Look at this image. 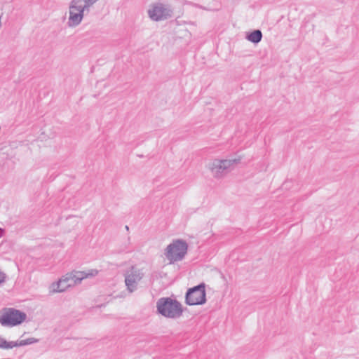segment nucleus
<instances>
[{
	"label": "nucleus",
	"mask_w": 359,
	"mask_h": 359,
	"mask_svg": "<svg viewBox=\"0 0 359 359\" xmlns=\"http://www.w3.org/2000/svg\"><path fill=\"white\" fill-rule=\"evenodd\" d=\"M98 271L90 269L88 271H72L62 276L58 281L50 284L48 287L50 294L60 293L68 288L79 284L82 280L97 276Z\"/></svg>",
	"instance_id": "nucleus-1"
},
{
	"label": "nucleus",
	"mask_w": 359,
	"mask_h": 359,
	"mask_svg": "<svg viewBox=\"0 0 359 359\" xmlns=\"http://www.w3.org/2000/svg\"><path fill=\"white\" fill-rule=\"evenodd\" d=\"M99 0H71L69 4L67 25L76 27L83 21L84 16L89 13L90 8Z\"/></svg>",
	"instance_id": "nucleus-2"
},
{
	"label": "nucleus",
	"mask_w": 359,
	"mask_h": 359,
	"mask_svg": "<svg viewBox=\"0 0 359 359\" xmlns=\"http://www.w3.org/2000/svg\"><path fill=\"white\" fill-rule=\"evenodd\" d=\"M157 313L162 316L176 319L183 313L182 306L180 302L170 297H161L156 302Z\"/></svg>",
	"instance_id": "nucleus-3"
},
{
	"label": "nucleus",
	"mask_w": 359,
	"mask_h": 359,
	"mask_svg": "<svg viewBox=\"0 0 359 359\" xmlns=\"http://www.w3.org/2000/svg\"><path fill=\"white\" fill-rule=\"evenodd\" d=\"M239 158L233 159H214L210 162L208 168L211 172L212 177L215 179L224 178L234 166L240 162Z\"/></svg>",
	"instance_id": "nucleus-4"
},
{
	"label": "nucleus",
	"mask_w": 359,
	"mask_h": 359,
	"mask_svg": "<svg viewBox=\"0 0 359 359\" xmlns=\"http://www.w3.org/2000/svg\"><path fill=\"white\" fill-rule=\"evenodd\" d=\"M188 245L183 240H175L167 246L164 255L170 263L181 261L187 252Z\"/></svg>",
	"instance_id": "nucleus-5"
},
{
	"label": "nucleus",
	"mask_w": 359,
	"mask_h": 359,
	"mask_svg": "<svg viewBox=\"0 0 359 359\" xmlns=\"http://www.w3.org/2000/svg\"><path fill=\"white\" fill-rule=\"evenodd\" d=\"M27 314L13 308L4 309L0 313V323L3 326L13 327L23 323Z\"/></svg>",
	"instance_id": "nucleus-6"
},
{
	"label": "nucleus",
	"mask_w": 359,
	"mask_h": 359,
	"mask_svg": "<svg viewBox=\"0 0 359 359\" xmlns=\"http://www.w3.org/2000/svg\"><path fill=\"white\" fill-rule=\"evenodd\" d=\"M185 302L190 306L202 305L206 302L205 284L201 283L187 290Z\"/></svg>",
	"instance_id": "nucleus-7"
},
{
	"label": "nucleus",
	"mask_w": 359,
	"mask_h": 359,
	"mask_svg": "<svg viewBox=\"0 0 359 359\" xmlns=\"http://www.w3.org/2000/svg\"><path fill=\"white\" fill-rule=\"evenodd\" d=\"M172 9L170 5L160 2L152 4L148 10L149 17L154 21L165 20L172 15Z\"/></svg>",
	"instance_id": "nucleus-8"
},
{
	"label": "nucleus",
	"mask_w": 359,
	"mask_h": 359,
	"mask_svg": "<svg viewBox=\"0 0 359 359\" xmlns=\"http://www.w3.org/2000/svg\"><path fill=\"white\" fill-rule=\"evenodd\" d=\"M144 275L142 270L135 266H132L126 271L125 284L129 292L132 293L137 290L138 283L142 279Z\"/></svg>",
	"instance_id": "nucleus-9"
},
{
	"label": "nucleus",
	"mask_w": 359,
	"mask_h": 359,
	"mask_svg": "<svg viewBox=\"0 0 359 359\" xmlns=\"http://www.w3.org/2000/svg\"><path fill=\"white\" fill-rule=\"evenodd\" d=\"M38 341H39V339L34 338V337L28 338L27 339H23V340H18L15 341H8L7 349H11L15 347L30 345V344H32L34 343H37Z\"/></svg>",
	"instance_id": "nucleus-10"
},
{
	"label": "nucleus",
	"mask_w": 359,
	"mask_h": 359,
	"mask_svg": "<svg viewBox=\"0 0 359 359\" xmlns=\"http://www.w3.org/2000/svg\"><path fill=\"white\" fill-rule=\"evenodd\" d=\"M246 39L252 43H257L260 42L262 39V33L259 29L254 30L247 35Z\"/></svg>",
	"instance_id": "nucleus-11"
},
{
	"label": "nucleus",
	"mask_w": 359,
	"mask_h": 359,
	"mask_svg": "<svg viewBox=\"0 0 359 359\" xmlns=\"http://www.w3.org/2000/svg\"><path fill=\"white\" fill-rule=\"evenodd\" d=\"M8 341L0 337V349H7Z\"/></svg>",
	"instance_id": "nucleus-12"
},
{
	"label": "nucleus",
	"mask_w": 359,
	"mask_h": 359,
	"mask_svg": "<svg viewBox=\"0 0 359 359\" xmlns=\"http://www.w3.org/2000/svg\"><path fill=\"white\" fill-rule=\"evenodd\" d=\"M6 275L4 272L0 270V285L5 282Z\"/></svg>",
	"instance_id": "nucleus-13"
},
{
	"label": "nucleus",
	"mask_w": 359,
	"mask_h": 359,
	"mask_svg": "<svg viewBox=\"0 0 359 359\" xmlns=\"http://www.w3.org/2000/svg\"><path fill=\"white\" fill-rule=\"evenodd\" d=\"M4 230L1 228H0V237H1L4 235Z\"/></svg>",
	"instance_id": "nucleus-14"
},
{
	"label": "nucleus",
	"mask_w": 359,
	"mask_h": 359,
	"mask_svg": "<svg viewBox=\"0 0 359 359\" xmlns=\"http://www.w3.org/2000/svg\"><path fill=\"white\" fill-rule=\"evenodd\" d=\"M126 229L128 230V226H126Z\"/></svg>",
	"instance_id": "nucleus-15"
}]
</instances>
